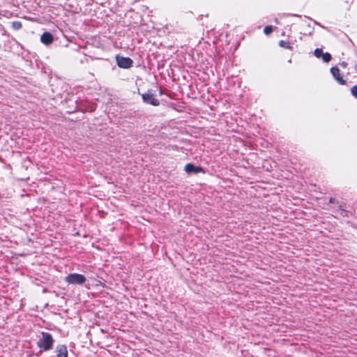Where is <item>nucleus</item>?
<instances>
[{"mask_svg": "<svg viewBox=\"0 0 357 357\" xmlns=\"http://www.w3.org/2000/svg\"><path fill=\"white\" fill-rule=\"evenodd\" d=\"M40 337L37 342V346L40 352L47 351L53 348L54 340L52 334L47 332H41Z\"/></svg>", "mask_w": 357, "mask_h": 357, "instance_id": "obj_1", "label": "nucleus"}, {"mask_svg": "<svg viewBox=\"0 0 357 357\" xmlns=\"http://www.w3.org/2000/svg\"><path fill=\"white\" fill-rule=\"evenodd\" d=\"M65 281L69 284L82 285L86 281V277L79 273H70L65 278Z\"/></svg>", "mask_w": 357, "mask_h": 357, "instance_id": "obj_2", "label": "nucleus"}, {"mask_svg": "<svg viewBox=\"0 0 357 357\" xmlns=\"http://www.w3.org/2000/svg\"><path fill=\"white\" fill-rule=\"evenodd\" d=\"M116 61L118 66L121 68L127 69L132 67L133 61L129 57L116 56Z\"/></svg>", "mask_w": 357, "mask_h": 357, "instance_id": "obj_3", "label": "nucleus"}, {"mask_svg": "<svg viewBox=\"0 0 357 357\" xmlns=\"http://www.w3.org/2000/svg\"><path fill=\"white\" fill-rule=\"evenodd\" d=\"M142 98L144 102L149 103L153 106H158L160 105L159 100L155 98L152 93L148 92L142 94Z\"/></svg>", "mask_w": 357, "mask_h": 357, "instance_id": "obj_4", "label": "nucleus"}, {"mask_svg": "<svg viewBox=\"0 0 357 357\" xmlns=\"http://www.w3.org/2000/svg\"><path fill=\"white\" fill-rule=\"evenodd\" d=\"M331 73L338 84L341 85H345L347 84L346 80L344 79L343 75L340 73V70L337 67H332L331 68Z\"/></svg>", "mask_w": 357, "mask_h": 357, "instance_id": "obj_5", "label": "nucleus"}, {"mask_svg": "<svg viewBox=\"0 0 357 357\" xmlns=\"http://www.w3.org/2000/svg\"><path fill=\"white\" fill-rule=\"evenodd\" d=\"M185 171L188 174H198L204 172V169L200 166H195L192 163H188L185 166Z\"/></svg>", "mask_w": 357, "mask_h": 357, "instance_id": "obj_6", "label": "nucleus"}, {"mask_svg": "<svg viewBox=\"0 0 357 357\" xmlns=\"http://www.w3.org/2000/svg\"><path fill=\"white\" fill-rule=\"evenodd\" d=\"M40 40L45 45H50L53 42L54 38L51 33L44 32L40 37Z\"/></svg>", "mask_w": 357, "mask_h": 357, "instance_id": "obj_7", "label": "nucleus"}, {"mask_svg": "<svg viewBox=\"0 0 357 357\" xmlns=\"http://www.w3.org/2000/svg\"><path fill=\"white\" fill-rule=\"evenodd\" d=\"M57 357H68V349L66 345H59L56 348Z\"/></svg>", "mask_w": 357, "mask_h": 357, "instance_id": "obj_8", "label": "nucleus"}, {"mask_svg": "<svg viewBox=\"0 0 357 357\" xmlns=\"http://www.w3.org/2000/svg\"><path fill=\"white\" fill-rule=\"evenodd\" d=\"M278 45L280 47H281L282 48H285V49H287L289 50H293L291 43L289 41H285V40H282L279 41Z\"/></svg>", "mask_w": 357, "mask_h": 357, "instance_id": "obj_9", "label": "nucleus"}, {"mask_svg": "<svg viewBox=\"0 0 357 357\" xmlns=\"http://www.w3.org/2000/svg\"><path fill=\"white\" fill-rule=\"evenodd\" d=\"M11 26L14 30L17 31L20 30L22 27V22L20 21H15L12 22Z\"/></svg>", "mask_w": 357, "mask_h": 357, "instance_id": "obj_10", "label": "nucleus"}, {"mask_svg": "<svg viewBox=\"0 0 357 357\" xmlns=\"http://www.w3.org/2000/svg\"><path fill=\"white\" fill-rule=\"evenodd\" d=\"M321 57L323 61L325 63L329 62L332 59L331 54H329L328 52L323 53Z\"/></svg>", "mask_w": 357, "mask_h": 357, "instance_id": "obj_11", "label": "nucleus"}, {"mask_svg": "<svg viewBox=\"0 0 357 357\" xmlns=\"http://www.w3.org/2000/svg\"><path fill=\"white\" fill-rule=\"evenodd\" d=\"M273 26L271 25H268V26H266L264 29V33L266 34V35H269L271 34L272 32H273Z\"/></svg>", "mask_w": 357, "mask_h": 357, "instance_id": "obj_12", "label": "nucleus"}, {"mask_svg": "<svg viewBox=\"0 0 357 357\" xmlns=\"http://www.w3.org/2000/svg\"><path fill=\"white\" fill-rule=\"evenodd\" d=\"M314 54L316 57L320 58L323 54V51L320 48H317L314 50Z\"/></svg>", "mask_w": 357, "mask_h": 357, "instance_id": "obj_13", "label": "nucleus"}, {"mask_svg": "<svg viewBox=\"0 0 357 357\" xmlns=\"http://www.w3.org/2000/svg\"><path fill=\"white\" fill-rule=\"evenodd\" d=\"M351 93L354 97L357 98V85H355L353 87H351Z\"/></svg>", "mask_w": 357, "mask_h": 357, "instance_id": "obj_14", "label": "nucleus"}, {"mask_svg": "<svg viewBox=\"0 0 357 357\" xmlns=\"http://www.w3.org/2000/svg\"><path fill=\"white\" fill-rule=\"evenodd\" d=\"M340 66L343 68H346L347 66V63L345 61H342V63H340Z\"/></svg>", "mask_w": 357, "mask_h": 357, "instance_id": "obj_15", "label": "nucleus"}, {"mask_svg": "<svg viewBox=\"0 0 357 357\" xmlns=\"http://www.w3.org/2000/svg\"><path fill=\"white\" fill-rule=\"evenodd\" d=\"M329 202L330 203H334L335 202V199L333 198V197H331L330 199H329Z\"/></svg>", "mask_w": 357, "mask_h": 357, "instance_id": "obj_16", "label": "nucleus"}]
</instances>
